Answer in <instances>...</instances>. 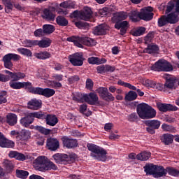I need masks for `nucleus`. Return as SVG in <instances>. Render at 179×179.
<instances>
[{
    "instance_id": "f257e3e1",
    "label": "nucleus",
    "mask_w": 179,
    "mask_h": 179,
    "mask_svg": "<svg viewBox=\"0 0 179 179\" xmlns=\"http://www.w3.org/2000/svg\"><path fill=\"white\" fill-rule=\"evenodd\" d=\"M152 12H153V8L145 7L142 8L140 12L136 10H131L128 15L132 22H139L141 19L148 22L153 19V13Z\"/></svg>"
},
{
    "instance_id": "f03ea898",
    "label": "nucleus",
    "mask_w": 179,
    "mask_h": 179,
    "mask_svg": "<svg viewBox=\"0 0 179 179\" xmlns=\"http://www.w3.org/2000/svg\"><path fill=\"white\" fill-rule=\"evenodd\" d=\"M87 146L88 150L91 152L90 156L92 159L99 162L107 160V151L104 148L93 143H89Z\"/></svg>"
},
{
    "instance_id": "7ed1b4c3",
    "label": "nucleus",
    "mask_w": 179,
    "mask_h": 179,
    "mask_svg": "<svg viewBox=\"0 0 179 179\" xmlns=\"http://www.w3.org/2000/svg\"><path fill=\"white\" fill-rule=\"evenodd\" d=\"M136 111L141 120H150L156 117V110L146 103L138 104Z\"/></svg>"
},
{
    "instance_id": "20e7f679",
    "label": "nucleus",
    "mask_w": 179,
    "mask_h": 179,
    "mask_svg": "<svg viewBox=\"0 0 179 179\" xmlns=\"http://www.w3.org/2000/svg\"><path fill=\"white\" fill-rule=\"evenodd\" d=\"M144 171L149 176H152L154 178H160V177H166L167 171L162 166L155 165L153 164H148L144 166Z\"/></svg>"
},
{
    "instance_id": "39448f33",
    "label": "nucleus",
    "mask_w": 179,
    "mask_h": 179,
    "mask_svg": "<svg viewBox=\"0 0 179 179\" xmlns=\"http://www.w3.org/2000/svg\"><path fill=\"white\" fill-rule=\"evenodd\" d=\"M66 40L69 43H73L74 45L78 47V48H83V45L88 47L96 45V41L87 37L71 36L67 38Z\"/></svg>"
},
{
    "instance_id": "423d86ee",
    "label": "nucleus",
    "mask_w": 179,
    "mask_h": 179,
    "mask_svg": "<svg viewBox=\"0 0 179 179\" xmlns=\"http://www.w3.org/2000/svg\"><path fill=\"white\" fill-rule=\"evenodd\" d=\"M54 160L56 163H59V164H71V163H73L76 159V155L75 154H55L52 156Z\"/></svg>"
},
{
    "instance_id": "0eeeda50",
    "label": "nucleus",
    "mask_w": 179,
    "mask_h": 179,
    "mask_svg": "<svg viewBox=\"0 0 179 179\" xmlns=\"http://www.w3.org/2000/svg\"><path fill=\"white\" fill-rule=\"evenodd\" d=\"M177 10V6H176V10ZM178 13L179 12L176 10V13H171L167 16H162L158 20V26L159 27H163L166 26L167 23H171V24H174L178 22Z\"/></svg>"
},
{
    "instance_id": "6e6552de",
    "label": "nucleus",
    "mask_w": 179,
    "mask_h": 179,
    "mask_svg": "<svg viewBox=\"0 0 179 179\" xmlns=\"http://www.w3.org/2000/svg\"><path fill=\"white\" fill-rule=\"evenodd\" d=\"M151 70L157 72H170V71H173V66L165 59H159L151 66Z\"/></svg>"
},
{
    "instance_id": "1a4fd4ad",
    "label": "nucleus",
    "mask_w": 179,
    "mask_h": 179,
    "mask_svg": "<svg viewBox=\"0 0 179 179\" xmlns=\"http://www.w3.org/2000/svg\"><path fill=\"white\" fill-rule=\"evenodd\" d=\"M20 58V55L15 53L5 55L2 59L4 67L7 69H12V68H13V63H12V61H19Z\"/></svg>"
},
{
    "instance_id": "9d476101",
    "label": "nucleus",
    "mask_w": 179,
    "mask_h": 179,
    "mask_svg": "<svg viewBox=\"0 0 179 179\" xmlns=\"http://www.w3.org/2000/svg\"><path fill=\"white\" fill-rule=\"evenodd\" d=\"M69 60L73 66H82L85 57H83V53L76 52L69 56Z\"/></svg>"
},
{
    "instance_id": "9b49d317",
    "label": "nucleus",
    "mask_w": 179,
    "mask_h": 179,
    "mask_svg": "<svg viewBox=\"0 0 179 179\" xmlns=\"http://www.w3.org/2000/svg\"><path fill=\"white\" fill-rule=\"evenodd\" d=\"M71 17H78L82 20H89L92 17V9L89 7H85L83 11H74L71 14Z\"/></svg>"
},
{
    "instance_id": "f8f14e48",
    "label": "nucleus",
    "mask_w": 179,
    "mask_h": 179,
    "mask_svg": "<svg viewBox=\"0 0 179 179\" xmlns=\"http://www.w3.org/2000/svg\"><path fill=\"white\" fill-rule=\"evenodd\" d=\"M97 93L99 96L103 99V100H109L110 101H113L114 96L110 92H108V89L107 87H99L96 90Z\"/></svg>"
},
{
    "instance_id": "ddd939ff",
    "label": "nucleus",
    "mask_w": 179,
    "mask_h": 179,
    "mask_svg": "<svg viewBox=\"0 0 179 179\" xmlns=\"http://www.w3.org/2000/svg\"><path fill=\"white\" fill-rule=\"evenodd\" d=\"M83 98L86 103L91 105L96 104V103L99 101V96H97V94L92 92L90 93V94H84Z\"/></svg>"
},
{
    "instance_id": "4468645a",
    "label": "nucleus",
    "mask_w": 179,
    "mask_h": 179,
    "mask_svg": "<svg viewBox=\"0 0 179 179\" xmlns=\"http://www.w3.org/2000/svg\"><path fill=\"white\" fill-rule=\"evenodd\" d=\"M64 146L68 148V149H72V148H76L78 146V141L72 138H69L64 136L62 138Z\"/></svg>"
},
{
    "instance_id": "2eb2a0df",
    "label": "nucleus",
    "mask_w": 179,
    "mask_h": 179,
    "mask_svg": "<svg viewBox=\"0 0 179 179\" xmlns=\"http://www.w3.org/2000/svg\"><path fill=\"white\" fill-rule=\"evenodd\" d=\"M143 84L146 87H150V89H157L158 90L163 89V85L160 83L157 84L156 82L149 79L144 80Z\"/></svg>"
},
{
    "instance_id": "dca6fc26",
    "label": "nucleus",
    "mask_w": 179,
    "mask_h": 179,
    "mask_svg": "<svg viewBox=\"0 0 179 179\" xmlns=\"http://www.w3.org/2000/svg\"><path fill=\"white\" fill-rule=\"evenodd\" d=\"M115 29H117V30H120V34L122 36H124L125 33H127V30H128V27H129V23H128V21H122L121 22H117L115 24Z\"/></svg>"
},
{
    "instance_id": "f3484780",
    "label": "nucleus",
    "mask_w": 179,
    "mask_h": 179,
    "mask_svg": "<svg viewBox=\"0 0 179 179\" xmlns=\"http://www.w3.org/2000/svg\"><path fill=\"white\" fill-rule=\"evenodd\" d=\"M58 166L54 164L52 162H48V159L46 161L45 164L43 165V166H40L38 170L39 171H48V170H57Z\"/></svg>"
},
{
    "instance_id": "a211bd4d",
    "label": "nucleus",
    "mask_w": 179,
    "mask_h": 179,
    "mask_svg": "<svg viewBox=\"0 0 179 179\" xmlns=\"http://www.w3.org/2000/svg\"><path fill=\"white\" fill-rule=\"evenodd\" d=\"M41 104H43L41 100L33 99L28 102L27 106L29 110H38L41 108Z\"/></svg>"
},
{
    "instance_id": "6ab92c4d",
    "label": "nucleus",
    "mask_w": 179,
    "mask_h": 179,
    "mask_svg": "<svg viewBox=\"0 0 179 179\" xmlns=\"http://www.w3.org/2000/svg\"><path fill=\"white\" fill-rule=\"evenodd\" d=\"M47 146L49 150L55 152L59 148V141L57 138H48L47 141Z\"/></svg>"
},
{
    "instance_id": "aec40b11",
    "label": "nucleus",
    "mask_w": 179,
    "mask_h": 179,
    "mask_svg": "<svg viewBox=\"0 0 179 179\" xmlns=\"http://www.w3.org/2000/svg\"><path fill=\"white\" fill-rule=\"evenodd\" d=\"M164 78L166 79V83L164 84V89H173L174 83H176V79L173 76L165 74Z\"/></svg>"
},
{
    "instance_id": "412c9836",
    "label": "nucleus",
    "mask_w": 179,
    "mask_h": 179,
    "mask_svg": "<svg viewBox=\"0 0 179 179\" xmlns=\"http://www.w3.org/2000/svg\"><path fill=\"white\" fill-rule=\"evenodd\" d=\"M42 17L45 20L54 22V20H55V14L54 12H52V10L48 8H45L43 11Z\"/></svg>"
},
{
    "instance_id": "4be33fe9",
    "label": "nucleus",
    "mask_w": 179,
    "mask_h": 179,
    "mask_svg": "<svg viewBox=\"0 0 179 179\" xmlns=\"http://www.w3.org/2000/svg\"><path fill=\"white\" fill-rule=\"evenodd\" d=\"M107 30H108L107 25L106 24H102L94 29V34L95 36H101L103 34H106V33H107Z\"/></svg>"
},
{
    "instance_id": "5701e85b",
    "label": "nucleus",
    "mask_w": 179,
    "mask_h": 179,
    "mask_svg": "<svg viewBox=\"0 0 179 179\" xmlns=\"http://www.w3.org/2000/svg\"><path fill=\"white\" fill-rule=\"evenodd\" d=\"M34 121V119L31 117L29 113L27 116L21 118V120H20V124H21L22 127H24V128H29V127H30V124H33Z\"/></svg>"
},
{
    "instance_id": "b1692460",
    "label": "nucleus",
    "mask_w": 179,
    "mask_h": 179,
    "mask_svg": "<svg viewBox=\"0 0 179 179\" xmlns=\"http://www.w3.org/2000/svg\"><path fill=\"white\" fill-rule=\"evenodd\" d=\"M87 61L91 65H101V64H106V62H107V59L104 58L100 59L96 57H89Z\"/></svg>"
},
{
    "instance_id": "393cba45",
    "label": "nucleus",
    "mask_w": 179,
    "mask_h": 179,
    "mask_svg": "<svg viewBox=\"0 0 179 179\" xmlns=\"http://www.w3.org/2000/svg\"><path fill=\"white\" fill-rule=\"evenodd\" d=\"M31 138V133L29 130L22 129L17 136V141H29Z\"/></svg>"
},
{
    "instance_id": "a878e982",
    "label": "nucleus",
    "mask_w": 179,
    "mask_h": 179,
    "mask_svg": "<svg viewBox=\"0 0 179 179\" xmlns=\"http://www.w3.org/2000/svg\"><path fill=\"white\" fill-rule=\"evenodd\" d=\"M6 121L8 125L13 127V125H16V124H17V115L13 113H8L6 115Z\"/></svg>"
},
{
    "instance_id": "bb28decb",
    "label": "nucleus",
    "mask_w": 179,
    "mask_h": 179,
    "mask_svg": "<svg viewBox=\"0 0 179 179\" xmlns=\"http://www.w3.org/2000/svg\"><path fill=\"white\" fill-rule=\"evenodd\" d=\"M51 43H52V41L48 38L41 39V41L36 40V45H38L40 48H48V47L51 45Z\"/></svg>"
},
{
    "instance_id": "cd10ccee",
    "label": "nucleus",
    "mask_w": 179,
    "mask_h": 179,
    "mask_svg": "<svg viewBox=\"0 0 179 179\" xmlns=\"http://www.w3.org/2000/svg\"><path fill=\"white\" fill-rule=\"evenodd\" d=\"M46 124L50 127H55L58 124V118L55 115H48L45 117Z\"/></svg>"
},
{
    "instance_id": "c85d7f7f",
    "label": "nucleus",
    "mask_w": 179,
    "mask_h": 179,
    "mask_svg": "<svg viewBox=\"0 0 179 179\" xmlns=\"http://www.w3.org/2000/svg\"><path fill=\"white\" fill-rule=\"evenodd\" d=\"M48 158L44 155L38 157L34 162V164H36L38 167H44V165L47 162Z\"/></svg>"
},
{
    "instance_id": "c756f323",
    "label": "nucleus",
    "mask_w": 179,
    "mask_h": 179,
    "mask_svg": "<svg viewBox=\"0 0 179 179\" xmlns=\"http://www.w3.org/2000/svg\"><path fill=\"white\" fill-rule=\"evenodd\" d=\"M161 141L164 145H171L174 141V136L170 134H165L162 136Z\"/></svg>"
},
{
    "instance_id": "7c9ffc66",
    "label": "nucleus",
    "mask_w": 179,
    "mask_h": 179,
    "mask_svg": "<svg viewBox=\"0 0 179 179\" xmlns=\"http://www.w3.org/2000/svg\"><path fill=\"white\" fill-rule=\"evenodd\" d=\"M145 31H146V28L143 27H139L132 29L131 31V34L134 37H139V36H143V34H145Z\"/></svg>"
},
{
    "instance_id": "2f4dec72",
    "label": "nucleus",
    "mask_w": 179,
    "mask_h": 179,
    "mask_svg": "<svg viewBox=\"0 0 179 179\" xmlns=\"http://www.w3.org/2000/svg\"><path fill=\"white\" fill-rule=\"evenodd\" d=\"M34 56L38 59H48V58H51V54L47 51L34 53Z\"/></svg>"
},
{
    "instance_id": "473e14b6",
    "label": "nucleus",
    "mask_w": 179,
    "mask_h": 179,
    "mask_svg": "<svg viewBox=\"0 0 179 179\" xmlns=\"http://www.w3.org/2000/svg\"><path fill=\"white\" fill-rule=\"evenodd\" d=\"M157 107L159 111H162L163 113H166V111H172L173 110V106L167 103H158Z\"/></svg>"
},
{
    "instance_id": "72a5a7b5",
    "label": "nucleus",
    "mask_w": 179,
    "mask_h": 179,
    "mask_svg": "<svg viewBox=\"0 0 179 179\" xmlns=\"http://www.w3.org/2000/svg\"><path fill=\"white\" fill-rule=\"evenodd\" d=\"M128 17V14L124 12L116 13L114 14L112 20L113 22H118L120 20H125Z\"/></svg>"
},
{
    "instance_id": "f704fd0d",
    "label": "nucleus",
    "mask_w": 179,
    "mask_h": 179,
    "mask_svg": "<svg viewBox=\"0 0 179 179\" xmlns=\"http://www.w3.org/2000/svg\"><path fill=\"white\" fill-rule=\"evenodd\" d=\"M1 148H13L15 146V143L10 140L6 139L5 136L0 140Z\"/></svg>"
},
{
    "instance_id": "c9c22d12",
    "label": "nucleus",
    "mask_w": 179,
    "mask_h": 179,
    "mask_svg": "<svg viewBox=\"0 0 179 179\" xmlns=\"http://www.w3.org/2000/svg\"><path fill=\"white\" fill-rule=\"evenodd\" d=\"M144 52H147V54H157L159 52V47L155 44L148 45V48L144 49Z\"/></svg>"
},
{
    "instance_id": "e433bc0d",
    "label": "nucleus",
    "mask_w": 179,
    "mask_h": 179,
    "mask_svg": "<svg viewBox=\"0 0 179 179\" xmlns=\"http://www.w3.org/2000/svg\"><path fill=\"white\" fill-rule=\"evenodd\" d=\"M161 124L162 122L157 120H148L146 122L148 127H151V128H154V129H159Z\"/></svg>"
},
{
    "instance_id": "4c0bfd02",
    "label": "nucleus",
    "mask_w": 179,
    "mask_h": 179,
    "mask_svg": "<svg viewBox=\"0 0 179 179\" xmlns=\"http://www.w3.org/2000/svg\"><path fill=\"white\" fill-rule=\"evenodd\" d=\"M26 78V74L24 73L18 71V72H13V76H11V80H22V79H24Z\"/></svg>"
},
{
    "instance_id": "58836bf2",
    "label": "nucleus",
    "mask_w": 179,
    "mask_h": 179,
    "mask_svg": "<svg viewBox=\"0 0 179 179\" xmlns=\"http://www.w3.org/2000/svg\"><path fill=\"white\" fill-rule=\"evenodd\" d=\"M149 157H150V152L146 151L136 155L137 160H141L142 162L149 160Z\"/></svg>"
},
{
    "instance_id": "ea45409f",
    "label": "nucleus",
    "mask_w": 179,
    "mask_h": 179,
    "mask_svg": "<svg viewBox=\"0 0 179 179\" xmlns=\"http://www.w3.org/2000/svg\"><path fill=\"white\" fill-rule=\"evenodd\" d=\"M3 3L5 5V12L6 13H10L13 9V4H12V0H2Z\"/></svg>"
},
{
    "instance_id": "a19ab883",
    "label": "nucleus",
    "mask_w": 179,
    "mask_h": 179,
    "mask_svg": "<svg viewBox=\"0 0 179 179\" xmlns=\"http://www.w3.org/2000/svg\"><path fill=\"white\" fill-rule=\"evenodd\" d=\"M43 30L45 34H51L55 31V27H54V26L51 24H44L43 26Z\"/></svg>"
},
{
    "instance_id": "79ce46f5",
    "label": "nucleus",
    "mask_w": 179,
    "mask_h": 179,
    "mask_svg": "<svg viewBox=\"0 0 179 179\" xmlns=\"http://www.w3.org/2000/svg\"><path fill=\"white\" fill-rule=\"evenodd\" d=\"M2 164L7 171H12V170H13L14 165L11 161L4 159Z\"/></svg>"
},
{
    "instance_id": "37998d69",
    "label": "nucleus",
    "mask_w": 179,
    "mask_h": 179,
    "mask_svg": "<svg viewBox=\"0 0 179 179\" xmlns=\"http://www.w3.org/2000/svg\"><path fill=\"white\" fill-rule=\"evenodd\" d=\"M17 51L24 57H31L32 55L31 51L27 48H19L17 49Z\"/></svg>"
},
{
    "instance_id": "c03bdc74",
    "label": "nucleus",
    "mask_w": 179,
    "mask_h": 179,
    "mask_svg": "<svg viewBox=\"0 0 179 179\" xmlns=\"http://www.w3.org/2000/svg\"><path fill=\"white\" fill-rule=\"evenodd\" d=\"M136 97H138L136 92L134 91H129L125 96V100L127 101H132L133 100H136Z\"/></svg>"
},
{
    "instance_id": "a18cd8bd",
    "label": "nucleus",
    "mask_w": 179,
    "mask_h": 179,
    "mask_svg": "<svg viewBox=\"0 0 179 179\" xmlns=\"http://www.w3.org/2000/svg\"><path fill=\"white\" fill-rule=\"evenodd\" d=\"M16 176L18 177V178L26 179L27 177H29V173L27 171L17 169Z\"/></svg>"
},
{
    "instance_id": "49530a36",
    "label": "nucleus",
    "mask_w": 179,
    "mask_h": 179,
    "mask_svg": "<svg viewBox=\"0 0 179 179\" xmlns=\"http://www.w3.org/2000/svg\"><path fill=\"white\" fill-rule=\"evenodd\" d=\"M11 89H22V82H17V80H11L9 83Z\"/></svg>"
},
{
    "instance_id": "de8ad7c7",
    "label": "nucleus",
    "mask_w": 179,
    "mask_h": 179,
    "mask_svg": "<svg viewBox=\"0 0 179 179\" xmlns=\"http://www.w3.org/2000/svg\"><path fill=\"white\" fill-rule=\"evenodd\" d=\"M56 22L59 26H68V20L62 16H58L56 19Z\"/></svg>"
},
{
    "instance_id": "09e8293b",
    "label": "nucleus",
    "mask_w": 179,
    "mask_h": 179,
    "mask_svg": "<svg viewBox=\"0 0 179 179\" xmlns=\"http://www.w3.org/2000/svg\"><path fill=\"white\" fill-rule=\"evenodd\" d=\"M55 94V90L50 88L43 89V95L45 97H52V96Z\"/></svg>"
},
{
    "instance_id": "8fccbe9b",
    "label": "nucleus",
    "mask_w": 179,
    "mask_h": 179,
    "mask_svg": "<svg viewBox=\"0 0 179 179\" xmlns=\"http://www.w3.org/2000/svg\"><path fill=\"white\" fill-rule=\"evenodd\" d=\"M22 44L24 47H33L34 45H37V40L26 39L23 41Z\"/></svg>"
},
{
    "instance_id": "3c124183",
    "label": "nucleus",
    "mask_w": 179,
    "mask_h": 179,
    "mask_svg": "<svg viewBox=\"0 0 179 179\" xmlns=\"http://www.w3.org/2000/svg\"><path fill=\"white\" fill-rule=\"evenodd\" d=\"M35 129L43 134V135H50L51 130L45 129L41 126H36Z\"/></svg>"
},
{
    "instance_id": "603ef678",
    "label": "nucleus",
    "mask_w": 179,
    "mask_h": 179,
    "mask_svg": "<svg viewBox=\"0 0 179 179\" xmlns=\"http://www.w3.org/2000/svg\"><path fill=\"white\" fill-rule=\"evenodd\" d=\"M162 129L165 132H174V131H176V129L173 126L169 125L166 123L162 124Z\"/></svg>"
},
{
    "instance_id": "864d4df0",
    "label": "nucleus",
    "mask_w": 179,
    "mask_h": 179,
    "mask_svg": "<svg viewBox=\"0 0 179 179\" xmlns=\"http://www.w3.org/2000/svg\"><path fill=\"white\" fill-rule=\"evenodd\" d=\"M43 89L44 88L32 87V88L31 89L30 93H33L34 94H39L41 96H43Z\"/></svg>"
},
{
    "instance_id": "5fc2aeb1",
    "label": "nucleus",
    "mask_w": 179,
    "mask_h": 179,
    "mask_svg": "<svg viewBox=\"0 0 179 179\" xmlns=\"http://www.w3.org/2000/svg\"><path fill=\"white\" fill-rule=\"evenodd\" d=\"M75 25L76 27H78V29H88L89 28V24L85 22H76Z\"/></svg>"
},
{
    "instance_id": "6e6d98bb",
    "label": "nucleus",
    "mask_w": 179,
    "mask_h": 179,
    "mask_svg": "<svg viewBox=\"0 0 179 179\" xmlns=\"http://www.w3.org/2000/svg\"><path fill=\"white\" fill-rule=\"evenodd\" d=\"M27 89L29 92H31V89H33V85L30 82H21V89Z\"/></svg>"
},
{
    "instance_id": "4d7b16f0",
    "label": "nucleus",
    "mask_w": 179,
    "mask_h": 179,
    "mask_svg": "<svg viewBox=\"0 0 179 179\" xmlns=\"http://www.w3.org/2000/svg\"><path fill=\"white\" fill-rule=\"evenodd\" d=\"M29 115H31V118H38V119H41V118H44V114H43V113L41 112H35V113H29Z\"/></svg>"
},
{
    "instance_id": "13d9d810",
    "label": "nucleus",
    "mask_w": 179,
    "mask_h": 179,
    "mask_svg": "<svg viewBox=\"0 0 179 179\" xmlns=\"http://www.w3.org/2000/svg\"><path fill=\"white\" fill-rule=\"evenodd\" d=\"M166 173L169 174L170 176H173L174 177H177L178 176V171L174 169L173 168H168L165 169Z\"/></svg>"
},
{
    "instance_id": "bf43d9fd",
    "label": "nucleus",
    "mask_w": 179,
    "mask_h": 179,
    "mask_svg": "<svg viewBox=\"0 0 179 179\" xmlns=\"http://www.w3.org/2000/svg\"><path fill=\"white\" fill-rule=\"evenodd\" d=\"M34 34L35 37H44V36H45L44 29H38L35 30V31L34 32Z\"/></svg>"
},
{
    "instance_id": "052dcab7",
    "label": "nucleus",
    "mask_w": 179,
    "mask_h": 179,
    "mask_svg": "<svg viewBox=\"0 0 179 179\" xmlns=\"http://www.w3.org/2000/svg\"><path fill=\"white\" fill-rule=\"evenodd\" d=\"M46 83L48 84V86H51L52 87H62V84L56 81H49V83Z\"/></svg>"
},
{
    "instance_id": "680f3d73",
    "label": "nucleus",
    "mask_w": 179,
    "mask_h": 179,
    "mask_svg": "<svg viewBox=\"0 0 179 179\" xmlns=\"http://www.w3.org/2000/svg\"><path fill=\"white\" fill-rule=\"evenodd\" d=\"M6 101H8V99H6V92L3 91L2 94H0V105L4 104Z\"/></svg>"
},
{
    "instance_id": "e2e57ef3",
    "label": "nucleus",
    "mask_w": 179,
    "mask_h": 179,
    "mask_svg": "<svg viewBox=\"0 0 179 179\" xmlns=\"http://www.w3.org/2000/svg\"><path fill=\"white\" fill-rule=\"evenodd\" d=\"M129 121H131V122H135V121H138V115L136 113H131L129 117Z\"/></svg>"
},
{
    "instance_id": "0e129e2a",
    "label": "nucleus",
    "mask_w": 179,
    "mask_h": 179,
    "mask_svg": "<svg viewBox=\"0 0 179 179\" xmlns=\"http://www.w3.org/2000/svg\"><path fill=\"white\" fill-rule=\"evenodd\" d=\"M108 8H103L99 10L98 12V16H101V17H103V16H106L108 13Z\"/></svg>"
},
{
    "instance_id": "69168bd1",
    "label": "nucleus",
    "mask_w": 179,
    "mask_h": 179,
    "mask_svg": "<svg viewBox=\"0 0 179 179\" xmlns=\"http://www.w3.org/2000/svg\"><path fill=\"white\" fill-rule=\"evenodd\" d=\"M86 87L88 90H92L93 89V80H92V79L90 78L87 79Z\"/></svg>"
},
{
    "instance_id": "338daca9",
    "label": "nucleus",
    "mask_w": 179,
    "mask_h": 179,
    "mask_svg": "<svg viewBox=\"0 0 179 179\" xmlns=\"http://www.w3.org/2000/svg\"><path fill=\"white\" fill-rule=\"evenodd\" d=\"M173 8H174V2L169 1L166 8V13H169V12L171 10H173Z\"/></svg>"
},
{
    "instance_id": "774afa93",
    "label": "nucleus",
    "mask_w": 179,
    "mask_h": 179,
    "mask_svg": "<svg viewBox=\"0 0 179 179\" xmlns=\"http://www.w3.org/2000/svg\"><path fill=\"white\" fill-rule=\"evenodd\" d=\"M0 82H9V76L0 73Z\"/></svg>"
}]
</instances>
